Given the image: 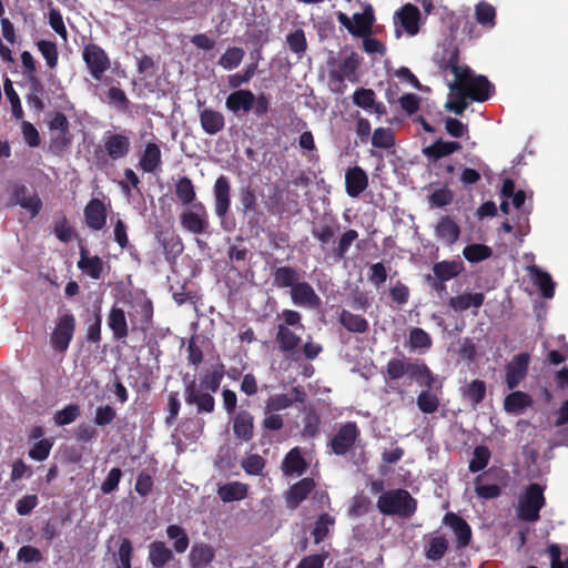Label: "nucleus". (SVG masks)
Segmentation results:
<instances>
[{
    "instance_id": "obj_1",
    "label": "nucleus",
    "mask_w": 568,
    "mask_h": 568,
    "mask_svg": "<svg viewBox=\"0 0 568 568\" xmlns=\"http://www.w3.org/2000/svg\"><path fill=\"white\" fill-rule=\"evenodd\" d=\"M405 375L410 381H415L418 385L425 386L416 399L418 409L424 414H434L440 406V398L437 390L442 388L439 385L433 390L436 377L430 368L423 361L412 362L408 358H392L386 365V378L389 381H399Z\"/></svg>"
},
{
    "instance_id": "obj_2",
    "label": "nucleus",
    "mask_w": 568,
    "mask_h": 568,
    "mask_svg": "<svg viewBox=\"0 0 568 568\" xmlns=\"http://www.w3.org/2000/svg\"><path fill=\"white\" fill-rule=\"evenodd\" d=\"M449 88L475 102H485L495 93V87L487 77L474 74L469 67H465L463 72L457 74L455 82H452Z\"/></svg>"
},
{
    "instance_id": "obj_3",
    "label": "nucleus",
    "mask_w": 568,
    "mask_h": 568,
    "mask_svg": "<svg viewBox=\"0 0 568 568\" xmlns=\"http://www.w3.org/2000/svg\"><path fill=\"white\" fill-rule=\"evenodd\" d=\"M377 509L384 516L412 517L417 508L416 499L403 488L390 489L379 495Z\"/></svg>"
},
{
    "instance_id": "obj_4",
    "label": "nucleus",
    "mask_w": 568,
    "mask_h": 568,
    "mask_svg": "<svg viewBox=\"0 0 568 568\" xmlns=\"http://www.w3.org/2000/svg\"><path fill=\"white\" fill-rule=\"evenodd\" d=\"M546 506L545 486L531 483L525 487L518 497L516 517L525 523H537L540 519V510Z\"/></svg>"
},
{
    "instance_id": "obj_5",
    "label": "nucleus",
    "mask_w": 568,
    "mask_h": 568,
    "mask_svg": "<svg viewBox=\"0 0 568 568\" xmlns=\"http://www.w3.org/2000/svg\"><path fill=\"white\" fill-rule=\"evenodd\" d=\"M82 60L90 75L101 81L104 73L111 68V60L105 50L97 43H87L82 49Z\"/></svg>"
},
{
    "instance_id": "obj_6",
    "label": "nucleus",
    "mask_w": 568,
    "mask_h": 568,
    "mask_svg": "<svg viewBox=\"0 0 568 568\" xmlns=\"http://www.w3.org/2000/svg\"><path fill=\"white\" fill-rule=\"evenodd\" d=\"M77 321L72 313L60 315L50 335L51 347L58 353H65L74 336Z\"/></svg>"
},
{
    "instance_id": "obj_7",
    "label": "nucleus",
    "mask_w": 568,
    "mask_h": 568,
    "mask_svg": "<svg viewBox=\"0 0 568 568\" xmlns=\"http://www.w3.org/2000/svg\"><path fill=\"white\" fill-rule=\"evenodd\" d=\"M361 429L355 422H346L339 426L337 432L328 442L332 453L344 456L352 450L359 439Z\"/></svg>"
},
{
    "instance_id": "obj_8",
    "label": "nucleus",
    "mask_w": 568,
    "mask_h": 568,
    "mask_svg": "<svg viewBox=\"0 0 568 568\" xmlns=\"http://www.w3.org/2000/svg\"><path fill=\"white\" fill-rule=\"evenodd\" d=\"M181 226L192 234L207 233L210 227L209 213L202 202L193 203L180 215Z\"/></svg>"
},
{
    "instance_id": "obj_9",
    "label": "nucleus",
    "mask_w": 568,
    "mask_h": 568,
    "mask_svg": "<svg viewBox=\"0 0 568 568\" xmlns=\"http://www.w3.org/2000/svg\"><path fill=\"white\" fill-rule=\"evenodd\" d=\"M435 64L443 72L450 71L455 79L466 65L459 64V49L453 42H445L438 47L433 58Z\"/></svg>"
},
{
    "instance_id": "obj_10",
    "label": "nucleus",
    "mask_w": 568,
    "mask_h": 568,
    "mask_svg": "<svg viewBox=\"0 0 568 568\" xmlns=\"http://www.w3.org/2000/svg\"><path fill=\"white\" fill-rule=\"evenodd\" d=\"M103 150L112 161H119L131 151L130 138L124 133L106 131L103 135Z\"/></svg>"
},
{
    "instance_id": "obj_11",
    "label": "nucleus",
    "mask_w": 568,
    "mask_h": 568,
    "mask_svg": "<svg viewBox=\"0 0 568 568\" xmlns=\"http://www.w3.org/2000/svg\"><path fill=\"white\" fill-rule=\"evenodd\" d=\"M185 402L189 405H195L199 414H211L215 409V399L211 393L197 387L195 381H191L185 385Z\"/></svg>"
},
{
    "instance_id": "obj_12",
    "label": "nucleus",
    "mask_w": 568,
    "mask_h": 568,
    "mask_svg": "<svg viewBox=\"0 0 568 568\" xmlns=\"http://www.w3.org/2000/svg\"><path fill=\"white\" fill-rule=\"evenodd\" d=\"M214 212L224 219L231 207V183L226 175H220L213 185Z\"/></svg>"
},
{
    "instance_id": "obj_13",
    "label": "nucleus",
    "mask_w": 568,
    "mask_h": 568,
    "mask_svg": "<svg viewBox=\"0 0 568 568\" xmlns=\"http://www.w3.org/2000/svg\"><path fill=\"white\" fill-rule=\"evenodd\" d=\"M292 303L296 306L315 310L320 307L322 301L313 286L306 281H300L291 291Z\"/></svg>"
},
{
    "instance_id": "obj_14",
    "label": "nucleus",
    "mask_w": 568,
    "mask_h": 568,
    "mask_svg": "<svg viewBox=\"0 0 568 568\" xmlns=\"http://www.w3.org/2000/svg\"><path fill=\"white\" fill-rule=\"evenodd\" d=\"M359 64L361 60L358 54L356 52H352L348 57L341 61L337 70L331 72V79L338 82V88L336 91L342 92V87H345V80L349 82L357 81V70Z\"/></svg>"
},
{
    "instance_id": "obj_15",
    "label": "nucleus",
    "mask_w": 568,
    "mask_h": 568,
    "mask_svg": "<svg viewBox=\"0 0 568 568\" xmlns=\"http://www.w3.org/2000/svg\"><path fill=\"white\" fill-rule=\"evenodd\" d=\"M529 354L519 353L506 366V384L509 389H515L525 379L528 373Z\"/></svg>"
},
{
    "instance_id": "obj_16",
    "label": "nucleus",
    "mask_w": 568,
    "mask_h": 568,
    "mask_svg": "<svg viewBox=\"0 0 568 568\" xmlns=\"http://www.w3.org/2000/svg\"><path fill=\"white\" fill-rule=\"evenodd\" d=\"M316 484L311 477H305L293 484L284 495L287 508L296 509L314 490Z\"/></svg>"
},
{
    "instance_id": "obj_17",
    "label": "nucleus",
    "mask_w": 568,
    "mask_h": 568,
    "mask_svg": "<svg viewBox=\"0 0 568 568\" xmlns=\"http://www.w3.org/2000/svg\"><path fill=\"white\" fill-rule=\"evenodd\" d=\"M255 94L251 90L239 89L230 93L225 100V108L235 115L252 111Z\"/></svg>"
},
{
    "instance_id": "obj_18",
    "label": "nucleus",
    "mask_w": 568,
    "mask_h": 568,
    "mask_svg": "<svg viewBox=\"0 0 568 568\" xmlns=\"http://www.w3.org/2000/svg\"><path fill=\"white\" fill-rule=\"evenodd\" d=\"M443 523L450 527L456 536L457 548H466L471 541V528L469 524L455 513H447Z\"/></svg>"
},
{
    "instance_id": "obj_19",
    "label": "nucleus",
    "mask_w": 568,
    "mask_h": 568,
    "mask_svg": "<svg viewBox=\"0 0 568 568\" xmlns=\"http://www.w3.org/2000/svg\"><path fill=\"white\" fill-rule=\"evenodd\" d=\"M10 205H20L28 210L31 216L34 217L39 214L42 207V202L37 194L28 195V189L23 184H16L12 190Z\"/></svg>"
},
{
    "instance_id": "obj_20",
    "label": "nucleus",
    "mask_w": 568,
    "mask_h": 568,
    "mask_svg": "<svg viewBox=\"0 0 568 568\" xmlns=\"http://www.w3.org/2000/svg\"><path fill=\"white\" fill-rule=\"evenodd\" d=\"M275 342L282 353L295 359V354L298 352L302 338L292 328L286 327V325H277Z\"/></svg>"
},
{
    "instance_id": "obj_21",
    "label": "nucleus",
    "mask_w": 568,
    "mask_h": 568,
    "mask_svg": "<svg viewBox=\"0 0 568 568\" xmlns=\"http://www.w3.org/2000/svg\"><path fill=\"white\" fill-rule=\"evenodd\" d=\"M233 434L240 442L248 443L254 436V416L246 409L239 410L233 418Z\"/></svg>"
},
{
    "instance_id": "obj_22",
    "label": "nucleus",
    "mask_w": 568,
    "mask_h": 568,
    "mask_svg": "<svg viewBox=\"0 0 568 568\" xmlns=\"http://www.w3.org/2000/svg\"><path fill=\"white\" fill-rule=\"evenodd\" d=\"M106 207L99 199H92L84 207V219L87 225L94 231H100L106 223Z\"/></svg>"
},
{
    "instance_id": "obj_23",
    "label": "nucleus",
    "mask_w": 568,
    "mask_h": 568,
    "mask_svg": "<svg viewBox=\"0 0 568 568\" xmlns=\"http://www.w3.org/2000/svg\"><path fill=\"white\" fill-rule=\"evenodd\" d=\"M368 186V176L361 166H353L345 173V190L348 196H359Z\"/></svg>"
},
{
    "instance_id": "obj_24",
    "label": "nucleus",
    "mask_w": 568,
    "mask_h": 568,
    "mask_svg": "<svg viewBox=\"0 0 568 568\" xmlns=\"http://www.w3.org/2000/svg\"><path fill=\"white\" fill-rule=\"evenodd\" d=\"M202 130L210 135H215L224 130L225 118L222 112L212 108H204L199 112Z\"/></svg>"
},
{
    "instance_id": "obj_25",
    "label": "nucleus",
    "mask_w": 568,
    "mask_h": 568,
    "mask_svg": "<svg viewBox=\"0 0 568 568\" xmlns=\"http://www.w3.org/2000/svg\"><path fill=\"white\" fill-rule=\"evenodd\" d=\"M273 286L280 290L292 288L301 281L300 271L293 266H274L271 270Z\"/></svg>"
},
{
    "instance_id": "obj_26",
    "label": "nucleus",
    "mask_w": 568,
    "mask_h": 568,
    "mask_svg": "<svg viewBox=\"0 0 568 568\" xmlns=\"http://www.w3.org/2000/svg\"><path fill=\"white\" fill-rule=\"evenodd\" d=\"M281 469L286 477L301 476L306 471L307 463L300 447H294L286 453L282 460Z\"/></svg>"
},
{
    "instance_id": "obj_27",
    "label": "nucleus",
    "mask_w": 568,
    "mask_h": 568,
    "mask_svg": "<svg viewBox=\"0 0 568 568\" xmlns=\"http://www.w3.org/2000/svg\"><path fill=\"white\" fill-rule=\"evenodd\" d=\"M485 302V295L480 292L463 293L448 300V306L456 313H463L469 308L478 310ZM477 315V311L474 312Z\"/></svg>"
},
{
    "instance_id": "obj_28",
    "label": "nucleus",
    "mask_w": 568,
    "mask_h": 568,
    "mask_svg": "<svg viewBox=\"0 0 568 568\" xmlns=\"http://www.w3.org/2000/svg\"><path fill=\"white\" fill-rule=\"evenodd\" d=\"M78 268L84 272L92 280H100L104 270V263L98 255L89 256L88 250L84 246H80Z\"/></svg>"
},
{
    "instance_id": "obj_29",
    "label": "nucleus",
    "mask_w": 568,
    "mask_h": 568,
    "mask_svg": "<svg viewBox=\"0 0 568 568\" xmlns=\"http://www.w3.org/2000/svg\"><path fill=\"white\" fill-rule=\"evenodd\" d=\"M435 233L438 240L450 246L459 239L460 227L450 216L445 215L437 222Z\"/></svg>"
},
{
    "instance_id": "obj_30",
    "label": "nucleus",
    "mask_w": 568,
    "mask_h": 568,
    "mask_svg": "<svg viewBox=\"0 0 568 568\" xmlns=\"http://www.w3.org/2000/svg\"><path fill=\"white\" fill-rule=\"evenodd\" d=\"M161 164L160 146L155 142H148L139 160L140 169L145 173H154Z\"/></svg>"
},
{
    "instance_id": "obj_31",
    "label": "nucleus",
    "mask_w": 568,
    "mask_h": 568,
    "mask_svg": "<svg viewBox=\"0 0 568 568\" xmlns=\"http://www.w3.org/2000/svg\"><path fill=\"white\" fill-rule=\"evenodd\" d=\"M215 557V551L212 546L204 542H196L192 546L189 554V561L192 568H205Z\"/></svg>"
},
{
    "instance_id": "obj_32",
    "label": "nucleus",
    "mask_w": 568,
    "mask_h": 568,
    "mask_svg": "<svg viewBox=\"0 0 568 568\" xmlns=\"http://www.w3.org/2000/svg\"><path fill=\"white\" fill-rule=\"evenodd\" d=\"M148 559L153 568H164L168 562L174 559V555L164 541L154 540L149 545Z\"/></svg>"
},
{
    "instance_id": "obj_33",
    "label": "nucleus",
    "mask_w": 568,
    "mask_h": 568,
    "mask_svg": "<svg viewBox=\"0 0 568 568\" xmlns=\"http://www.w3.org/2000/svg\"><path fill=\"white\" fill-rule=\"evenodd\" d=\"M460 149L462 144L459 142L438 139L433 144L426 146L423 152L429 160L437 161L459 151Z\"/></svg>"
},
{
    "instance_id": "obj_34",
    "label": "nucleus",
    "mask_w": 568,
    "mask_h": 568,
    "mask_svg": "<svg viewBox=\"0 0 568 568\" xmlns=\"http://www.w3.org/2000/svg\"><path fill=\"white\" fill-rule=\"evenodd\" d=\"M108 326L113 333V337L116 341L124 339L128 334V323L125 313L122 308L113 306L108 315Z\"/></svg>"
},
{
    "instance_id": "obj_35",
    "label": "nucleus",
    "mask_w": 568,
    "mask_h": 568,
    "mask_svg": "<svg viewBox=\"0 0 568 568\" xmlns=\"http://www.w3.org/2000/svg\"><path fill=\"white\" fill-rule=\"evenodd\" d=\"M338 322L349 333L364 334L369 328V324L365 317L347 310L341 311Z\"/></svg>"
},
{
    "instance_id": "obj_36",
    "label": "nucleus",
    "mask_w": 568,
    "mask_h": 568,
    "mask_svg": "<svg viewBox=\"0 0 568 568\" xmlns=\"http://www.w3.org/2000/svg\"><path fill=\"white\" fill-rule=\"evenodd\" d=\"M248 486L241 481H231L217 488V495L223 503L243 500L247 497Z\"/></svg>"
},
{
    "instance_id": "obj_37",
    "label": "nucleus",
    "mask_w": 568,
    "mask_h": 568,
    "mask_svg": "<svg viewBox=\"0 0 568 568\" xmlns=\"http://www.w3.org/2000/svg\"><path fill=\"white\" fill-rule=\"evenodd\" d=\"M373 22V9L371 6H367L363 13H355L353 16L349 33L355 37H366L372 31Z\"/></svg>"
},
{
    "instance_id": "obj_38",
    "label": "nucleus",
    "mask_w": 568,
    "mask_h": 568,
    "mask_svg": "<svg viewBox=\"0 0 568 568\" xmlns=\"http://www.w3.org/2000/svg\"><path fill=\"white\" fill-rule=\"evenodd\" d=\"M397 14L403 28L407 33L414 36L418 32L420 12L416 6L407 3L402 7Z\"/></svg>"
},
{
    "instance_id": "obj_39",
    "label": "nucleus",
    "mask_w": 568,
    "mask_h": 568,
    "mask_svg": "<svg viewBox=\"0 0 568 568\" xmlns=\"http://www.w3.org/2000/svg\"><path fill=\"white\" fill-rule=\"evenodd\" d=\"M463 271L464 265L459 261H440L433 265V276L446 282L458 276Z\"/></svg>"
},
{
    "instance_id": "obj_40",
    "label": "nucleus",
    "mask_w": 568,
    "mask_h": 568,
    "mask_svg": "<svg viewBox=\"0 0 568 568\" xmlns=\"http://www.w3.org/2000/svg\"><path fill=\"white\" fill-rule=\"evenodd\" d=\"M224 369L222 363L212 366V369L203 375L197 387L209 393H216L224 377Z\"/></svg>"
},
{
    "instance_id": "obj_41",
    "label": "nucleus",
    "mask_w": 568,
    "mask_h": 568,
    "mask_svg": "<svg viewBox=\"0 0 568 568\" xmlns=\"http://www.w3.org/2000/svg\"><path fill=\"white\" fill-rule=\"evenodd\" d=\"M535 285L539 288L542 297L551 298L555 294V282L549 273L541 271L538 266L529 268Z\"/></svg>"
},
{
    "instance_id": "obj_42",
    "label": "nucleus",
    "mask_w": 568,
    "mask_h": 568,
    "mask_svg": "<svg viewBox=\"0 0 568 568\" xmlns=\"http://www.w3.org/2000/svg\"><path fill=\"white\" fill-rule=\"evenodd\" d=\"M166 536L173 541V548L178 554H183L187 550L190 538L183 527L176 524L166 527Z\"/></svg>"
},
{
    "instance_id": "obj_43",
    "label": "nucleus",
    "mask_w": 568,
    "mask_h": 568,
    "mask_svg": "<svg viewBox=\"0 0 568 568\" xmlns=\"http://www.w3.org/2000/svg\"><path fill=\"white\" fill-rule=\"evenodd\" d=\"M358 237V232L354 229H349L342 234L338 239L337 245L332 248L328 256H332L335 261H341L346 256L349 247Z\"/></svg>"
},
{
    "instance_id": "obj_44",
    "label": "nucleus",
    "mask_w": 568,
    "mask_h": 568,
    "mask_svg": "<svg viewBox=\"0 0 568 568\" xmlns=\"http://www.w3.org/2000/svg\"><path fill=\"white\" fill-rule=\"evenodd\" d=\"M174 192L178 200L184 205L193 204L195 201V187L192 180L187 176H182L178 180Z\"/></svg>"
},
{
    "instance_id": "obj_45",
    "label": "nucleus",
    "mask_w": 568,
    "mask_h": 568,
    "mask_svg": "<svg viewBox=\"0 0 568 568\" xmlns=\"http://www.w3.org/2000/svg\"><path fill=\"white\" fill-rule=\"evenodd\" d=\"M408 344L412 351H419L420 353H425L428 351L433 341L430 335L420 327H414L409 332Z\"/></svg>"
},
{
    "instance_id": "obj_46",
    "label": "nucleus",
    "mask_w": 568,
    "mask_h": 568,
    "mask_svg": "<svg viewBox=\"0 0 568 568\" xmlns=\"http://www.w3.org/2000/svg\"><path fill=\"white\" fill-rule=\"evenodd\" d=\"M531 403V397L528 394L516 390L506 396L504 407L508 413H518L521 409L530 406Z\"/></svg>"
},
{
    "instance_id": "obj_47",
    "label": "nucleus",
    "mask_w": 568,
    "mask_h": 568,
    "mask_svg": "<svg viewBox=\"0 0 568 568\" xmlns=\"http://www.w3.org/2000/svg\"><path fill=\"white\" fill-rule=\"evenodd\" d=\"M239 201L241 205V213L246 214L253 211H258L260 204L255 190L251 185L240 189Z\"/></svg>"
},
{
    "instance_id": "obj_48",
    "label": "nucleus",
    "mask_w": 568,
    "mask_h": 568,
    "mask_svg": "<svg viewBox=\"0 0 568 568\" xmlns=\"http://www.w3.org/2000/svg\"><path fill=\"white\" fill-rule=\"evenodd\" d=\"M476 21L486 28H493L496 24V9L486 1H479L475 7Z\"/></svg>"
},
{
    "instance_id": "obj_49",
    "label": "nucleus",
    "mask_w": 568,
    "mask_h": 568,
    "mask_svg": "<svg viewBox=\"0 0 568 568\" xmlns=\"http://www.w3.org/2000/svg\"><path fill=\"white\" fill-rule=\"evenodd\" d=\"M463 255L469 263H479L491 257L493 250L488 245L474 243L464 247Z\"/></svg>"
},
{
    "instance_id": "obj_50",
    "label": "nucleus",
    "mask_w": 568,
    "mask_h": 568,
    "mask_svg": "<svg viewBox=\"0 0 568 568\" xmlns=\"http://www.w3.org/2000/svg\"><path fill=\"white\" fill-rule=\"evenodd\" d=\"M245 52L242 48L231 47L221 55L217 63L225 70H233L241 64Z\"/></svg>"
},
{
    "instance_id": "obj_51",
    "label": "nucleus",
    "mask_w": 568,
    "mask_h": 568,
    "mask_svg": "<svg viewBox=\"0 0 568 568\" xmlns=\"http://www.w3.org/2000/svg\"><path fill=\"white\" fill-rule=\"evenodd\" d=\"M463 396L469 400L473 406L480 404L486 396V384L484 381L475 379L463 389Z\"/></svg>"
},
{
    "instance_id": "obj_52",
    "label": "nucleus",
    "mask_w": 568,
    "mask_h": 568,
    "mask_svg": "<svg viewBox=\"0 0 568 568\" xmlns=\"http://www.w3.org/2000/svg\"><path fill=\"white\" fill-rule=\"evenodd\" d=\"M490 456L491 454L487 446H476L474 448L473 458L469 462V471L475 474L483 470L488 465Z\"/></svg>"
},
{
    "instance_id": "obj_53",
    "label": "nucleus",
    "mask_w": 568,
    "mask_h": 568,
    "mask_svg": "<svg viewBox=\"0 0 568 568\" xmlns=\"http://www.w3.org/2000/svg\"><path fill=\"white\" fill-rule=\"evenodd\" d=\"M335 524L334 517L328 514H322L315 521L314 528L312 530V536L314 538L315 544L322 542L329 532V527Z\"/></svg>"
},
{
    "instance_id": "obj_54",
    "label": "nucleus",
    "mask_w": 568,
    "mask_h": 568,
    "mask_svg": "<svg viewBox=\"0 0 568 568\" xmlns=\"http://www.w3.org/2000/svg\"><path fill=\"white\" fill-rule=\"evenodd\" d=\"M3 90H4L6 97L11 105L12 115L17 120L22 119L24 113H23V109L21 105V101H20L19 94L17 93V91L13 88L12 81L9 78H6V80L3 82Z\"/></svg>"
},
{
    "instance_id": "obj_55",
    "label": "nucleus",
    "mask_w": 568,
    "mask_h": 568,
    "mask_svg": "<svg viewBox=\"0 0 568 568\" xmlns=\"http://www.w3.org/2000/svg\"><path fill=\"white\" fill-rule=\"evenodd\" d=\"M448 550V540L444 536L433 537L426 549V557L432 561L442 559Z\"/></svg>"
},
{
    "instance_id": "obj_56",
    "label": "nucleus",
    "mask_w": 568,
    "mask_h": 568,
    "mask_svg": "<svg viewBox=\"0 0 568 568\" xmlns=\"http://www.w3.org/2000/svg\"><path fill=\"white\" fill-rule=\"evenodd\" d=\"M80 407L75 404H69L64 408L57 410L53 420L57 426H65L72 424L80 416Z\"/></svg>"
},
{
    "instance_id": "obj_57",
    "label": "nucleus",
    "mask_w": 568,
    "mask_h": 568,
    "mask_svg": "<svg viewBox=\"0 0 568 568\" xmlns=\"http://www.w3.org/2000/svg\"><path fill=\"white\" fill-rule=\"evenodd\" d=\"M372 144L378 149H390L395 145L394 132L390 128H377L372 135Z\"/></svg>"
},
{
    "instance_id": "obj_58",
    "label": "nucleus",
    "mask_w": 568,
    "mask_h": 568,
    "mask_svg": "<svg viewBox=\"0 0 568 568\" xmlns=\"http://www.w3.org/2000/svg\"><path fill=\"white\" fill-rule=\"evenodd\" d=\"M483 475L475 478V493L481 499H495L501 495V488L497 484H483Z\"/></svg>"
},
{
    "instance_id": "obj_59",
    "label": "nucleus",
    "mask_w": 568,
    "mask_h": 568,
    "mask_svg": "<svg viewBox=\"0 0 568 568\" xmlns=\"http://www.w3.org/2000/svg\"><path fill=\"white\" fill-rule=\"evenodd\" d=\"M136 314L139 315L138 328L145 332L152 326L153 304L145 298L138 304Z\"/></svg>"
},
{
    "instance_id": "obj_60",
    "label": "nucleus",
    "mask_w": 568,
    "mask_h": 568,
    "mask_svg": "<svg viewBox=\"0 0 568 568\" xmlns=\"http://www.w3.org/2000/svg\"><path fill=\"white\" fill-rule=\"evenodd\" d=\"M338 225L321 224L312 230V235L320 242L322 251H326V245L333 240Z\"/></svg>"
},
{
    "instance_id": "obj_61",
    "label": "nucleus",
    "mask_w": 568,
    "mask_h": 568,
    "mask_svg": "<svg viewBox=\"0 0 568 568\" xmlns=\"http://www.w3.org/2000/svg\"><path fill=\"white\" fill-rule=\"evenodd\" d=\"M37 47L44 58L49 68L54 69L58 65L59 52L57 44L52 41L40 40L37 42Z\"/></svg>"
},
{
    "instance_id": "obj_62",
    "label": "nucleus",
    "mask_w": 568,
    "mask_h": 568,
    "mask_svg": "<svg viewBox=\"0 0 568 568\" xmlns=\"http://www.w3.org/2000/svg\"><path fill=\"white\" fill-rule=\"evenodd\" d=\"M293 403L294 399L287 394L271 395L265 402L264 413H273L286 409L291 407Z\"/></svg>"
},
{
    "instance_id": "obj_63",
    "label": "nucleus",
    "mask_w": 568,
    "mask_h": 568,
    "mask_svg": "<svg viewBox=\"0 0 568 568\" xmlns=\"http://www.w3.org/2000/svg\"><path fill=\"white\" fill-rule=\"evenodd\" d=\"M286 42L292 52L297 55L303 54L307 49V41L305 32L302 29H296L286 36Z\"/></svg>"
},
{
    "instance_id": "obj_64",
    "label": "nucleus",
    "mask_w": 568,
    "mask_h": 568,
    "mask_svg": "<svg viewBox=\"0 0 568 568\" xmlns=\"http://www.w3.org/2000/svg\"><path fill=\"white\" fill-rule=\"evenodd\" d=\"M106 97L109 103L112 104L116 110L121 112H126L129 110L130 100L121 88L111 87L106 92Z\"/></svg>"
}]
</instances>
